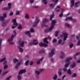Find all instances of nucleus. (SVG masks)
I'll list each match as a JSON object with an SVG mask.
<instances>
[{"mask_svg":"<svg viewBox=\"0 0 80 80\" xmlns=\"http://www.w3.org/2000/svg\"><path fill=\"white\" fill-rule=\"evenodd\" d=\"M9 44L10 45H13V44H14V43L12 42H9Z\"/></svg>","mask_w":80,"mask_h":80,"instance_id":"0e129e2a","label":"nucleus"},{"mask_svg":"<svg viewBox=\"0 0 80 80\" xmlns=\"http://www.w3.org/2000/svg\"><path fill=\"white\" fill-rule=\"evenodd\" d=\"M62 69H60V68L59 69V71H58V73L59 76H60L61 75H62V72L61 71H62Z\"/></svg>","mask_w":80,"mask_h":80,"instance_id":"aec40b11","label":"nucleus"},{"mask_svg":"<svg viewBox=\"0 0 80 80\" xmlns=\"http://www.w3.org/2000/svg\"><path fill=\"white\" fill-rule=\"evenodd\" d=\"M65 25L68 27H71V26L68 23H66Z\"/></svg>","mask_w":80,"mask_h":80,"instance_id":"37998d69","label":"nucleus"},{"mask_svg":"<svg viewBox=\"0 0 80 80\" xmlns=\"http://www.w3.org/2000/svg\"><path fill=\"white\" fill-rule=\"evenodd\" d=\"M79 3H80V1H79L75 3V5L74 7H78V6L77 5L78 4H79Z\"/></svg>","mask_w":80,"mask_h":80,"instance_id":"4be33fe9","label":"nucleus"},{"mask_svg":"<svg viewBox=\"0 0 80 80\" xmlns=\"http://www.w3.org/2000/svg\"><path fill=\"white\" fill-rule=\"evenodd\" d=\"M72 77L73 78H74L75 77H77V74L76 73H74L73 75L72 76Z\"/></svg>","mask_w":80,"mask_h":80,"instance_id":"4c0bfd02","label":"nucleus"},{"mask_svg":"<svg viewBox=\"0 0 80 80\" xmlns=\"http://www.w3.org/2000/svg\"><path fill=\"white\" fill-rule=\"evenodd\" d=\"M21 65V62H19L15 66V68L16 69H18V67L20 66Z\"/></svg>","mask_w":80,"mask_h":80,"instance_id":"f3484780","label":"nucleus"},{"mask_svg":"<svg viewBox=\"0 0 80 80\" xmlns=\"http://www.w3.org/2000/svg\"><path fill=\"white\" fill-rule=\"evenodd\" d=\"M7 64V61H5L3 63V65H6V64Z\"/></svg>","mask_w":80,"mask_h":80,"instance_id":"6e6d98bb","label":"nucleus"},{"mask_svg":"<svg viewBox=\"0 0 80 80\" xmlns=\"http://www.w3.org/2000/svg\"><path fill=\"white\" fill-rule=\"evenodd\" d=\"M22 28V27L21 26V25H19L18 28V29H19V30H21Z\"/></svg>","mask_w":80,"mask_h":80,"instance_id":"a18cd8bd","label":"nucleus"},{"mask_svg":"<svg viewBox=\"0 0 80 80\" xmlns=\"http://www.w3.org/2000/svg\"><path fill=\"white\" fill-rule=\"evenodd\" d=\"M14 26H18V23H17V20L16 19H14L12 20Z\"/></svg>","mask_w":80,"mask_h":80,"instance_id":"1a4fd4ad","label":"nucleus"},{"mask_svg":"<svg viewBox=\"0 0 80 80\" xmlns=\"http://www.w3.org/2000/svg\"><path fill=\"white\" fill-rule=\"evenodd\" d=\"M25 33L26 35H28V36L29 37H31V36L30 35V32L28 31H27L25 32Z\"/></svg>","mask_w":80,"mask_h":80,"instance_id":"f8f14e48","label":"nucleus"},{"mask_svg":"<svg viewBox=\"0 0 80 80\" xmlns=\"http://www.w3.org/2000/svg\"><path fill=\"white\" fill-rule=\"evenodd\" d=\"M59 32V31H57L55 32V37H58V35Z\"/></svg>","mask_w":80,"mask_h":80,"instance_id":"bb28decb","label":"nucleus"},{"mask_svg":"<svg viewBox=\"0 0 80 80\" xmlns=\"http://www.w3.org/2000/svg\"><path fill=\"white\" fill-rule=\"evenodd\" d=\"M24 44H25V42L24 41H22L21 43H19V45L21 47H23L24 46Z\"/></svg>","mask_w":80,"mask_h":80,"instance_id":"dca6fc26","label":"nucleus"},{"mask_svg":"<svg viewBox=\"0 0 80 80\" xmlns=\"http://www.w3.org/2000/svg\"><path fill=\"white\" fill-rule=\"evenodd\" d=\"M67 73L68 74H69L70 75H71L72 74V72H71V70H70V69H69L67 71Z\"/></svg>","mask_w":80,"mask_h":80,"instance_id":"7c9ffc66","label":"nucleus"},{"mask_svg":"<svg viewBox=\"0 0 80 80\" xmlns=\"http://www.w3.org/2000/svg\"><path fill=\"white\" fill-rule=\"evenodd\" d=\"M39 22H40L39 18H38V17H36V21L33 23L34 24L33 25V27H36Z\"/></svg>","mask_w":80,"mask_h":80,"instance_id":"20e7f679","label":"nucleus"},{"mask_svg":"<svg viewBox=\"0 0 80 80\" xmlns=\"http://www.w3.org/2000/svg\"><path fill=\"white\" fill-rule=\"evenodd\" d=\"M48 46V45L45 43H43V47H47Z\"/></svg>","mask_w":80,"mask_h":80,"instance_id":"09e8293b","label":"nucleus"},{"mask_svg":"<svg viewBox=\"0 0 80 80\" xmlns=\"http://www.w3.org/2000/svg\"><path fill=\"white\" fill-rule=\"evenodd\" d=\"M33 44V42H31L29 43V45L30 46L31 45H32Z\"/></svg>","mask_w":80,"mask_h":80,"instance_id":"338daca9","label":"nucleus"},{"mask_svg":"<svg viewBox=\"0 0 80 80\" xmlns=\"http://www.w3.org/2000/svg\"><path fill=\"white\" fill-rule=\"evenodd\" d=\"M57 75L55 74L54 76L52 77V78L54 80H56L57 78Z\"/></svg>","mask_w":80,"mask_h":80,"instance_id":"c756f323","label":"nucleus"},{"mask_svg":"<svg viewBox=\"0 0 80 80\" xmlns=\"http://www.w3.org/2000/svg\"><path fill=\"white\" fill-rule=\"evenodd\" d=\"M13 15V12H11L9 14V16H12Z\"/></svg>","mask_w":80,"mask_h":80,"instance_id":"de8ad7c7","label":"nucleus"},{"mask_svg":"<svg viewBox=\"0 0 80 80\" xmlns=\"http://www.w3.org/2000/svg\"><path fill=\"white\" fill-rule=\"evenodd\" d=\"M30 65L32 66V65L33 64V61H31L30 62Z\"/></svg>","mask_w":80,"mask_h":80,"instance_id":"e2e57ef3","label":"nucleus"},{"mask_svg":"<svg viewBox=\"0 0 80 80\" xmlns=\"http://www.w3.org/2000/svg\"><path fill=\"white\" fill-rule=\"evenodd\" d=\"M18 48L21 53H23V48H22L20 47V46L18 47Z\"/></svg>","mask_w":80,"mask_h":80,"instance_id":"6ab92c4d","label":"nucleus"},{"mask_svg":"<svg viewBox=\"0 0 80 80\" xmlns=\"http://www.w3.org/2000/svg\"><path fill=\"white\" fill-rule=\"evenodd\" d=\"M29 63V60H28L26 61L25 62V64L26 66H27L28 65Z\"/></svg>","mask_w":80,"mask_h":80,"instance_id":"58836bf2","label":"nucleus"},{"mask_svg":"<svg viewBox=\"0 0 80 80\" xmlns=\"http://www.w3.org/2000/svg\"><path fill=\"white\" fill-rule=\"evenodd\" d=\"M25 18H27V19H28L29 18V15H28V14L27 13L26 14Z\"/></svg>","mask_w":80,"mask_h":80,"instance_id":"f704fd0d","label":"nucleus"},{"mask_svg":"<svg viewBox=\"0 0 80 80\" xmlns=\"http://www.w3.org/2000/svg\"><path fill=\"white\" fill-rule=\"evenodd\" d=\"M6 17H7V13H5L3 14V18H6Z\"/></svg>","mask_w":80,"mask_h":80,"instance_id":"c03bdc74","label":"nucleus"},{"mask_svg":"<svg viewBox=\"0 0 80 80\" xmlns=\"http://www.w3.org/2000/svg\"><path fill=\"white\" fill-rule=\"evenodd\" d=\"M35 73H36V75H40V72H39L38 71H35Z\"/></svg>","mask_w":80,"mask_h":80,"instance_id":"e433bc0d","label":"nucleus"},{"mask_svg":"<svg viewBox=\"0 0 80 80\" xmlns=\"http://www.w3.org/2000/svg\"><path fill=\"white\" fill-rule=\"evenodd\" d=\"M61 55L62 56L60 57V58L62 59L64 58H65V56L64 52H61Z\"/></svg>","mask_w":80,"mask_h":80,"instance_id":"9b49d317","label":"nucleus"},{"mask_svg":"<svg viewBox=\"0 0 80 80\" xmlns=\"http://www.w3.org/2000/svg\"><path fill=\"white\" fill-rule=\"evenodd\" d=\"M52 29L53 28H52V29H51V27L50 28L46 29L45 31V32L46 33H47V32H49V31H52Z\"/></svg>","mask_w":80,"mask_h":80,"instance_id":"412c9836","label":"nucleus"},{"mask_svg":"<svg viewBox=\"0 0 80 80\" xmlns=\"http://www.w3.org/2000/svg\"><path fill=\"white\" fill-rule=\"evenodd\" d=\"M53 17H54V12H53L52 14L51 15L49 19L50 20L52 21V24L51 25V29H52V28H53L54 26H55V23H57V22L55 21V20H52V18H53Z\"/></svg>","mask_w":80,"mask_h":80,"instance_id":"f257e3e1","label":"nucleus"},{"mask_svg":"<svg viewBox=\"0 0 80 80\" xmlns=\"http://www.w3.org/2000/svg\"><path fill=\"white\" fill-rule=\"evenodd\" d=\"M35 42H37V40H34L33 41V45H37V44H38V42H36L35 43H34Z\"/></svg>","mask_w":80,"mask_h":80,"instance_id":"a878e982","label":"nucleus"},{"mask_svg":"<svg viewBox=\"0 0 80 80\" xmlns=\"http://www.w3.org/2000/svg\"><path fill=\"white\" fill-rule=\"evenodd\" d=\"M60 6H58L55 9L56 11L57 12H60Z\"/></svg>","mask_w":80,"mask_h":80,"instance_id":"ddd939ff","label":"nucleus"},{"mask_svg":"<svg viewBox=\"0 0 80 80\" xmlns=\"http://www.w3.org/2000/svg\"><path fill=\"white\" fill-rule=\"evenodd\" d=\"M72 21L73 22H77V20L75 19H72Z\"/></svg>","mask_w":80,"mask_h":80,"instance_id":"69168bd1","label":"nucleus"},{"mask_svg":"<svg viewBox=\"0 0 80 80\" xmlns=\"http://www.w3.org/2000/svg\"><path fill=\"white\" fill-rule=\"evenodd\" d=\"M55 52V49H52L51 50V52L49 53V57H52L53 55H55V53L54 52Z\"/></svg>","mask_w":80,"mask_h":80,"instance_id":"0eeeda50","label":"nucleus"},{"mask_svg":"<svg viewBox=\"0 0 80 80\" xmlns=\"http://www.w3.org/2000/svg\"><path fill=\"white\" fill-rule=\"evenodd\" d=\"M30 31L32 33H33V32H35V30L33 28H31Z\"/></svg>","mask_w":80,"mask_h":80,"instance_id":"79ce46f5","label":"nucleus"},{"mask_svg":"<svg viewBox=\"0 0 80 80\" xmlns=\"http://www.w3.org/2000/svg\"><path fill=\"white\" fill-rule=\"evenodd\" d=\"M45 53V50L44 49H42L39 52V53Z\"/></svg>","mask_w":80,"mask_h":80,"instance_id":"473e14b6","label":"nucleus"},{"mask_svg":"<svg viewBox=\"0 0 80 80\" xmlns=\"http://www.w3.org/2000/svg\"><path fill=\"white\" fill-rule=\"evenodd\" d=\"M73 44L71 43L70 44L69 47L70 48H72V47H73Z\"/></svg>","mask_w":80,"mask_h":80,"instance_id":"4d7b16f0","label":"nucleus"},{"mask_svg":"<svg viewBox=\"0 0 80 80\" xmlns=\"http://www.w3.org/2000/svg\"><path fill=\"white\" fill-rule=\"evenodd\" d=\"M48 21V19L47 18H45L42 20V23L41 24V26L42 27H48V26L45 25V23Z\"/></svg>","mask_w":80,"mask_h":80,"instance_id":"7ed1b4c3","label":"nucleus"},{"mask_svg":"<svg viewBox=\"0 0 80 80\" xmlns=\"http://www.w3.org/2000/svg\"><path fill=\"white\" fill-rule=\"evenodd\" d=\"M63 15V12H61V13L59 15V17H62Z\"/></svg>","mask_w":80,"mask_h":80,"instance_id":"49530a36","label":"nucleus"},{"mask_svg":"<svg viewBox=\"0 0 80 80\" xmlns=\"http://www.w3.org/2000/svg\"><path fill=\"white\" fill-rule=\"evenodd\" d=\"M44 71V69H40L39 70L40 72H43Z\"/></svg>","mask_w":80,"mask_h":80,"instance_id":"680f3d73","label":"nucleus"},{"mask_svg":"<svg viewBox=\"0 0 80 80\" xmlns=\"http://www.w3.org/2000/svg\"><path fill=\"white\" fill-rule=\"evenodd\" d=\"M11 77H12V76H10L8 77V78H6V80H10V78H11Z\"/></svg>","mask_w":80,"mask_h":80,"instance_id":"603ef678","label":"nucleus"},{"mask_svg":"<svg viewBox=\"0 0 80 80\" xmlns=\"http://www.w3.org/2000/svg\"><path fill=\"white\" fill-rule=\"evenodd\" d=\"M20 14V11H17L16 12V15H18Z\"/></svg>","mask_w":80,"mask_h":80,"instance_id":"8fccbe9b","label":"nucleus"},{"mask_svg":"<svg viewBox=\"0 0 80 80\" xmlns=\"http://www.w3.org/2000/svg\"><path fill=\"white\" fill-rule=\"evenodd\" d=\"M72 58H67L65 60V62L66 63L64 65V67L65 68H67V67H68L69 64H70V61L72 60ZM67 62H68V63H67Z\"/></svg>","mask_w":80,"mask_h":80,"instance_id":"f03ea898","label":"nucleus"},{"mask_svg":"<svg viewBox=\"0 0 80 80\" xmlns=\"http://www.w3.org/2000/svg\"><path fill=\"white\" fill-rule=\"evenodd\" d=\"M39 46H40V47H43V43L42 42H40L39 43Z\"/></svg>","mask_w":80,"mask_h":80,"instance_id":"c9c22d12","label":"nucleus"},{"mask_svg":"<svg viewBox=\"0 0 80 80\" xmlns=\"http://www.w3.org/2000/svg\"><path fill=\"white\" fill-rule=\"evenodd\" d=\"M6 60V58H4L2 59H0V63H2L3 62H4Z\"/></svg>","mask_w":80,"mask_h":80,"instance_id":"cd10ccee","label":"nucleus"},{"mask_svg":"<svg viewBox=\"0 0 80 80\" xmlns=\"http://www.w3.org/2000/svg\"><path fill=\"white\" fill-rule=\"evenodd\" d=\"M8 68V66L7 65H5L4 67V69H7Z\"/></svg>","mask_w":80,"mask_h":80,"instance_id":"bf43d9fd","label":"nucleus"},{"mask_svg":"<svg viewBox=\"0 0 80 80\" xmlns=\"http://www.w3.org/2000/svg\"><path fill=\"white\" fill-rule=\"evenodd\" d=\"M8 71H6L5 72H4V73L2 74V75H5L7 74V73H8Z\"/></svg>","mask_w":80,"mask_h":80,"instance_id":"13d9d810","label":"nucleus"},{"mask_svg":"<svg viewBox=\"0 0 80 80\" xmlns=\"http://www.w3.org/2000/svg\"><path fill=\"white\" fill-rule=\"evenodd\" d=\"M13 32L15 33L14 35H12L11 37V38L8 40V42H11V41H12L13 39V38L15 37V36H16V31H14Z\"/></svg>","mask_w":80,"mask_h":80,"instance_id":"423d86ee","label":"nucleus"},{"mask_svg":"<svg viewBox=\"0 0 80 80\" xmlns=\"http://www.w3.org/2000/svg\"><path fill=\"white\" fill-rule=\"evenodd\" d=\"M17 77L18 78V80H21V76H20L18 75L17 76Z\"/></svg>","mask_w":80,"mask_h":80,"instance_id":"5fc2aeb1","label":"nucleus"},{"mask_svg":"<svg viewBox=\"0 0 80 80\" xmlns=\"http://www.w3.org/2000/svg\"><path fill=\"white\" fill-rule=\"evenodd\" d=\"M80 52H78V53H76L75 54V55H74V58L75 60H76V59H77V57H76V56H75V55H80Z\"/></svg>","mask_w":80,"mask_h":80,"instance_id":"393cba45","label":"nucleus"},{"mask_svg":"<svg viewBox=\"0 0 80 80\" xmlns=\"http://www.w3.org/2000/svg\"><path fill=\"white\" fill-rule=\"evenodd\" d=\"M59 0H52V2H54L55 3H57Z\"/></svg>","mask_w":80,"mask_h":80,"instance_id":"052dcab7","label":"nucleus"},{"mask_svg":"<svg viewBox=\"0 0 80 80\" xmlns=\"http://www.w3.org/2000/svg\"><path fill=\"white\" fill-rule=\"evenodd\" d=\"M62 70H63V72H66L67 71V69L66 68H64L62 69Z\"/></svg>","mask_w":80,"mask_h":80,"instance_id":"ea45409f","label":"nucleus"},{"mask_svg":"<svg viewBox=\"0 0 80 80\" xmlns=\"http://www.w3.org/2000/svg\"><path fill=\"white\" fill-rule=\"evenodd\" d=\"M46 0H42V2H44V4H47V2H46Z\"/></svg>","mask_w":80,"mask_h":80,"instance_id":"a19ab883","label":"nucleus"},{"mask_svg":"<svg viewBox=\"0 0 80 80\" xmlns=\"http://www.w3.org/2000/svg\"><path fill=\"white\" fill-rule=\"evenodd\" d=\"M47 40H48V38H46L44 39L43 42H46V43L48 44V41H47Z\"/></svg>","mask_w":80,"mask_h":80,"instance_id":"5701e85b","label":"nucleus"},{"mask_svg":"<svg viewBox=\"0 0 80 80\" xmlns=\"http://www.w3.org/2000/svg\"><path fill=\"white\" fill-rule=\"evenodd\" d=\"M25 72H26V69H22L19 72L18 74L19 75H20V74H22V73H25Z\"/></svg>","mask_w":80,"mask_h":80,"instance_id":"9d476101","label":"nucleus"},{"mask_svg":"<svg viewBox=\"0 0 80 80\" xmlns=\"http://www.w3.org/2000/svg\"><path fill=\"white\" fill-rule=\"evenodd\" d=\"M76 66V64L75 63H73V64L71 65V67L72 68H73Z\"/></svg>","mask_w":80,"mask_h":80,"instance_id":"c85d7f7f","label":"nucleus"},{"mask_svg":"<svg viewBox=\"0 0 80 80\" xmlns=\"http://www.w3.org/2000/svg\"><path fill=\"white\" fill-rule=\"evenodd\" d=\"M71 4L70 5L71 7H73L74 6V4L75 3L74 0H71Z\"/></svg>","mask_w":80,"mask_h":80,"instance_id":"2eb2a0df","label":"nucleus"},{"mask_svg":"<svg viewBox=\"0 0 80 80\" xmlns=\"http://www.w3.org/2000/svg\"><path fill=\"white\" fill-rule=\"evenodd\" d=\"M43 60V58L42 57L37 62V64L38 65H39L40 63V61H42Z\"/></svg>","mask_w":80,"mask_h":80,"instance_id":"a211bd4d","label":"nucleus"},{"mask_svg":"<svg viewBox=\"0 0 80 80\" xmlns=\"http://www.w3.org/2000/svg\"><path fill=\"white\" fill-rule=\"evenodd\" d=\"M53 43H55V42H57V40L56 39H53L52 41Z\"/></svg>","mask_w":80,"mask_h":80,"instance_id":"774afa93","label":"nucleus"},{"mask_svg":"<svg viewBox=\"0 0 80 80\" xmlns=\"http://www.w3.org/2000/svg\"><path fill=\"white\" fill-rule=\"evenodd\" d=\"M62 43V40L59 39L58 41V44H60Z\"/></svg>","mask_w":80,"mask_h":80,"instance_id":"864d4df0","label":"nucleus"},{"mask_svg":"<svg viewBox=\"0 0 80 80\" xmlns=\"http://www.w3.org/2000/svg\"><path fill=\"white\" fill-rule=\"evenodd\" d=\"M2 39L0 38V52L1 50V45H2Z\"/></svg>","mask_w":80,"mask_h":80,"instance_id":"72a5a7b5","label":"nucleus"},{"mask_svg":"<svg viewBox=\"0 0 80 80\" xmlns=\"http://www.w3.org/2000/svg\"><path fill=\"white\" fill-rule=\"evenodd\" d=\"M63 35H64L63 40L65 41L68 38V33L67 32L63 33Z\"/></svg>","mask_w":80,"mask_h":80,"instance_id":"6e6552de","label":"nucleus"},{"mask_svg":"<svg viewBox=\"0 0 80 80\" xmlns=\"http://www.w3.org/2000/svg\"><path fill=\"white\" fill-rule=\"evenodd\" d=\"M18 62V60L16 58H14L13 59V62L14 63H15L16 62Z\"/></svg>","mask_w":80,"mask_h":80,"instance_id":"2f4dec72","label":"nucleus"},{"mask_svg":"<svg viewBox=\"0 0 80 80\" xmlns=\"http://www.w3.org/2000/svg\"><path fill=\"white\" fill-rule=\"evenodd\" d=\"M8 7L7 8V7L4 8L2 9V10H10V9H11V8H12V6H12V4L10 3H9L8 4Z\"/></svg>","mask_w":80,"mask_h":80,"instance_id":"39448f33","label":"nucleus"},{"mask_svg":"<svg viewBox=\"0 0 80 80\" xmlns=\"http://www.w3.org/2000/svg\"><path fill=\"white\" fill-rule=\"evenodd\" d=\"M5 18L3 16H0V21H2V22H3L4 20H5Z\"/></svg>","mask_w":80,"mask_h":80,"instance_id":"b1692460","label":"nucleus"},{"mask_svg":"<svg viewBox=\"0 0 80 80\" xmlns=\"http://www.w3.org/2000/svg\"><path fill=\"white\" fill-rule=\"evenodd\" d=\"M6 25V23L5 22H3L2 24V26H3V27H5Z\"/></svg>","mask_w":80,"mask_h":80,"instance_id":"3c124183","label":"nucleus"},{"mask_svg":"<svg viewBox=\"0 0 80 80\" xmlns=\"http://www.w3.org/2000/svg\"><path fill=\"white\" fill-rule=\"evenodd\" d=\"M55 5H57V4H53L51 3L49 5V7L51 8H54V7H55Z\"/></svg>","mask_w":80,"mask_h":80,"instance_id":"4468645a","label":"nucleus"}]
</instances>
